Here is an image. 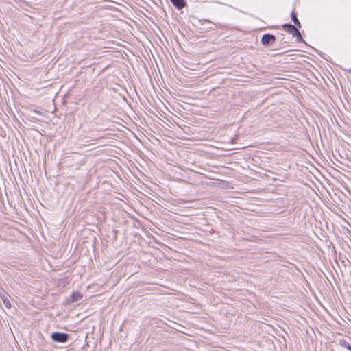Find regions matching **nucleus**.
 I'll return each mask as SVG.
<instances>
[{
    "label": "nucleus",
    "mask_w": 351,
    "mask_h": 351,
    "mask_svg": "<svg viewBox=\"0 0 351 351\" xmlns=\"http://www.w3.org/2000/svg\"><path fill=\"white\" fill-rule=\"evenodd\" d=\"M51 339L58 343H66L69 339V335L66 333L55 332L51 335Z\"/></svg>",
    "instance_id": "obj_1"
},
{
    "label": "nucleus",
    "mask_w": 351,
    "mask_h": 351,
    "mask_svg": "<svg viewBox=\"0 0 351 351\" xmlns=\"http://www.w3.org/2000/svg\"><path fill=\"white\" fill-rule=\"evenodd\" d=\"M82 298V295L79 293H73L71 295V301L72 302H76L80 300H81Z\"/></svg>",
    "instance_id": "obj_8"
},
{
    "label": "nucleus",
    "mask_w": 351,
    "mask_h": 351,
    "mask_svg": "<svg viewBox=\"0 0 351 351\" xmlns=\"http://www.w3.org/2000/svg\"><path fill=\"white\" fill-rule=\"evenodd\" d=\"M282 29L291 35H293L298 30L295 25L291 24H284Z\"/></svg>",
    "instance_id": "obj_3"
},
{
    "label": "nucleus",
    "mask_w": 351,
    "mask_h": 351,
    "mask_svg": "<svg viewBox=\"0 0 351 351\" xmlns=\"http://www.w3.org/2000/svg\"><path fill=\"white\" fill-rule=\"evenodd\" d=\"M293 36L296 38V41L298 43H304V40L302 38V35H301L300 32H299V30H298Z\"/></svg>",
    "instance_id": "obj_9"
},
{
    "label": "nucleus",
    "mask_w": 351,
    "mask_h": 351,
    "mask_svg": "<svg viewBox=\"0 0 351 351\" xmlns=\"http://www.w3.org/2000/svg\"><path fill=\"white\" fill-rule=\"evenodd\" d=\"M339 345L341 347L347 348L348 350L351 351V341H348L345 339H340Z\"/></svg>",
    "instance_id": "obj_7"
},
{
    "label": "nucleus",
    "mask_w": 351,
    "mask_h": 351,
    "mask_svg": "<svg viewBox=\"0 0 351 351\" xmlns=\"http://www.w3.org/2000/svg\"><path fill=\"white\" fill-rule=\"evenodd\" d=\"M350 72H351V69H350Z\"/></svg>",
    "instance_id": "obj_10"
},
{
    "label": "nucleus",
    "mask_w": 351,
    "mask_h": 351,
    "mask_svg": "<svg viewBox=\"0 0 351 351\" xmlns=\"http://www.w3.org/2000/svg\"><path fill=\"white\" fill-rule=\"evenodd\" d=\"M276 40V37L273 34H265L262 36L261 42L264 45H270Z\"/></svg>",
    "instance_id": "obj_2"
},
{
    "label": "nucleus",
    "mask_w": 351,
    "mask_h": 351,
    "mask_svg": "<svg viewBox=\"0 0 351 351\" xmlns=\"http://www.w3.org/2000/svg\"><path fill=\"white\" fill-rule=\"evenodd\" d=\"M172 4L178 9H182L186 6V2L184 0H170Z\"/></svg>",
    "instance_id": "obj_4"
},
{
    "label": "nucleus",
    "mask_w": 351,
    "mask_h": 351,
    "mask_svg": "<svg viewBox=\"0 0 351 351\" xmlns=\"http://www.w3.org/2000/svg\"><path fill=\"white\" fill-rule=\"evenodd\" d=\"M291 17L293 22L294 23L295 26L297 28H301V23L299 21L298 19L297 18L296 14L295 13L294 11H292Z\"/></svg>",
    "instance_id": "obj_6"
},
{
    "label": "nucleus",
    "mask_w": 351,
    "mask_h": 351,
    "mask_svg": "<svg viewBox=\"0 0 351 351\" xmlns=\"http://www.w3.org/2000/svg\"><path fill=\"white\" fill-rule=\"evenodd\" d=\"M1 298L4 306L8 309L11 308L12 304L9 299V296L7 294L3 293L1 295Z\"/></svg>",
    "instance_id": "obj_5"
}]
</instances>
